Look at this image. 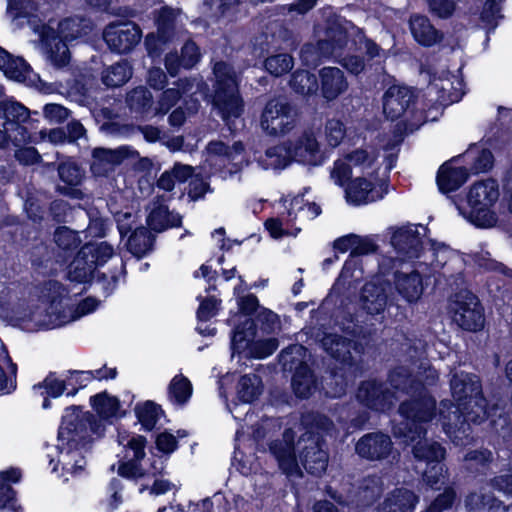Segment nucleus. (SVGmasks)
Listing matches in <instances>:
<instances>
[{
  "label": "nucleus",
  "instance_id": "nucleus-1",
  "mask_svg": "<svg viewBox=\"0 0 512 512\" xmlns=\"http://www.w3.org/2000/svg\"><path fill=\"white\" fill-rule=\"evenodd\" d=\"M125 396L129 398L126 409L122 408L119 398L109 394L107 390L90 396L89 404L96 415L90 411H83L81 405L66 407L57 433L61 449L70 453L90 448L94 441L93 436L101 438L105 435L106 428L103 421L112 424L113 420L126 417L134 395L127 392Z\"/></svg>",
  "mask_w": 512,
  "mask_h": 512
},
{
  "label": "nucleus",
  "instance_id": "nucleus-2",
  "mask_svg": "<svg viewBox=\"0 0 512 512\" xmlns=\"http://www.w3.org/2000/svg\"><path fill=\"white\" fill-rule=\"evenodd\" d=\"M388 381L393 389L410 396L399 404L398 413L402 420L393 426L394 436L405 443L421 438L427 434L425 425L435 418V397L423 381L403 367L391 370Z\"/></svg>",
  "mask_w": 512,
  "mask_h": 512
},
{
  "label": "nucleus",
  "instance_id": "nucleus-3",
  "mask_svg": "<svg viewBox=\"0 0 512 512\" xmlns=\"http://www.w3.org/2000/svg\"><path fill=\"white\" fill-rule=\"evenodd\" d=\"M53 241L57 249V262L68 264L67 278L77 284H92L97 268L103 267L114 255V247L107 241H89L81 246L78 231L68 226L55 228Z\"/></svg>",
  "mask_w": 512,
  "mask_h": 512
},
{
  "label": "nucleus",
  "instance_id": "nucleus-4",
  "mask_svg": "<svg viewBox=\"0 0 512 512\" xmlns=\"http://www.w3.org/2000/svg\"><path fill=\"white\" fill-rule=\"evenodd\" d=\"M275 169H285L296 162L309 167L322 166L328 155L320 148L314 132L304 130L295 140H287L269 147L265 152Z\"/></svg>",
  "mask_w": 512,
  "mask_h": 512
},
{
  "label": "nucleus",
  "instance_id": "nucleus-5",
  "mask_svg": "<svg viewBox=\"0 0 512 512\" xmlns=\"http://www.w3.org/2000/svg\"><path fill=\"white\" fill-rule=\"evenodd\" d=\"M212 91L210 102L223 121L238 119L244 112V101L234 67L223 60L216 61L212 68Z\"/></svg>",
  "mask_w": 512,
  "mask_h": 512
},
{
  "label": "nucleus",
  "instance_id": "nucleus-6",
  "mask_svg": "<svg viewBox=\"0 0 512 512\" xmlns=\"http://www.w3.org/2000/svg\"><path fill=\"white\" fill-rule=\"evenodd\" d=\"M454 401L464 411L467 421L480 424L489 416V402L484 396L482 382L478 375L462 373L450 381Z\"/></svg>",
  "mask_w": 512,
  "mask_h": 512
},
{
  "label": "nucleus",
  "instance_id": "nucleus-7",
  "mask_svg": "<svg viewBox=\"0 0 512 512\" xmlns=\"http://www.w3.org/2000/svg\"><path fill=\"white\" fill-rule=\"evenodd\" d=\"M499 185L494 179L474 183L467 194L470 207L469 220L477 228H491L497 222V215L492 210L499 198Z\"/></svg>",
  "mask_w": 512,
  "mask_h": 512
},
{
  "label": "nucleus",
  "instance_id": "nucleus-8",
  "mask_svg": "<svg viewBox=\"0 0 512 512\" xmlns=\"http://www.w3.org/2000/svg\"><path fill=\"white\" fill-rule=\"evenodd\" d=\"M258 332V325L252 318H246L238 323L232 330L231 349L233 354H241L248 350L250 357L264 359L271 356L278 348L279 342L276 338L255 340Z\"/></svg>",
  "mask_w": 512,
  "mask_h": 512
},
{
  "label": "nucleus",
  "instance_id": "nucleus-9",
  "mask_svg": "<svg viewBox=\"0 0 512 512\" xmlns=\"http://www.w3.org/2000/svg\"><path fill=\"white\" fill-rule=\"evenodd\" d=\"M297 117L296 107L286 97H273L263 108L260 126L270 136H282L295 127Z\"/></svg>",
  "mask_w": 512,
  "mask_h": 512
},
{
  "label": "nucleus",
  "instance_id": "nucleus-10",
  "mask_svg": "<svg viewBox=\"0 0 512 512\" xmlns=\"http://www.w3.org/2000/svg\"><path fill=\"white\" fill-rule=\"evenodd\" d=\"M416 439L417 443L412 448V453L414 458L419 462H425L426 466L422 473V480L426 484L427 487L437 490L439 489V484L441 482V478L443 477V473L445 471V464L443 460L446 456V449L438 442H422L421 439ZM415 442V440H414ZM404 444H410L412 442H408Z\"/></svg>",
  "mask_w": 512,
  "mask_h": 512
},
{
  "label": "nucleus",
  "instance_id": "nucleus-11",
  "mask_svg": "<svg viewBox=\"0 0 512 512\" xmlns=\"http://www.w3.org/2000/svg\"><path fill=\"white\" fill-rule=\"evenodd\" d=\"M302 345H291L283 349L280 358L285 369H294L291 378V388L296 398L300 400L309 399L317 388V379L314 371L303 360L295 359L292 354L296 350H303Z\"/></svg>",
  "mask_w": 512,
  "mask_h": 512
},
{
  "label": "nucleus",
  "instance_id": "nucleus-12",
  "mask_svg": "<svg viewBox=\"0 0 512 512\" xmlns=\"http://www.w3.org/2000/svg\"><path fill=\"white\" fill-rule=\"evenodd\" d=\"M102 36L111 52L123 55L137 46L142 38V30L131 20H118L107 24Z\"/></svg>",
  "mask_w": 512,
  "mask_h": 512
},
{
  "label": "nucleus",
  "instance_id": "nucleus-13",
  "mask_svg": "<svg viewBox=\"0 0 512 512\" xmlns=\"http://www.w3.org/2000/svg\"><path fill=\"white\" fill-rule=\"evenodd\" d=\"M394 392L383 381L367 379L360 382L357 391V401L367 409L375 412H385L392 408Z\"/></svg>",
  "mask_w": 512,
  "mask_h": 512
},
{
  "label": "nucleus",
  "instance_id": "nucleus-14",
  "mask_svg": "<svg viewBox=\"0 0 512 512\" xmlns=\"http://www.w3.org/2000/svg\"><path fill=\"white\" fill-rule=\"evenodd\" d=\"M453 320L464 331L479 332L484 328V308L478 297L472 292H467L461 299L455 302Z\"/></svg>",
  "mask_w": 512,
  "mask_h": 512
},
{
  "label": "nucleus",
  "instance_id": "nucleus-15",
  "mask_svg": "<svg viewBox=\"0 0 512 512\" xmlns=\"http://www.w3.org/2000/svg\"><path fill=\"white\" fill-rule=\"evenodd\" d=\"M388 191V180H381L376 186L365 177H356L348 183L345 197L348 203L361 206L383 199Z\"/></svg>",
  "mask_w": 512,
  "mask_h": 512
},
{
  "label": "nucleus",
  "instance_id": "nucleus-16",
  "mask_svg": "<svg viewBox=\"0 0 512 512\" xmlns=\"http://www.w3.org/2000/svg\"><path fill=\"white\" fill-rule=\"evenodd\" d=\"M325 438L316 436L314 441H297L298 457L306 472L320 477L328 466V452Z\"/></svg>",
  "mask_w": 512,
  "mask_h": 512
},
{
  "label": "nucleus",
  "instance_id": "nucleus-17",
  "mask_svg": "<svg viewBox=\"0 0 512 512\" xmlns=\"http://www.w3.org/2000/svg\"><path fill=\"white\" fill-rule=\"evenodd\" d=\"M414 89L407 86H391L383 96V113L387 119L395 121L407 111L414 109L417 103Z\"/></svg>",
  "mask_w": 512,
  "mask_h": 512
},
{
  "label": "nucleus",
  "instance_id": "nucleus-18",
  "mask_svg": "<svg viewBox=\"0 0 512 512\" xmlns=\"http://www.w3.org/2000/svg\"><path fill=\"white\" fill-rule=\"evenodd\" d=\"M393 450L391 437L382 431L368 432L361 436L355 444L357 455L367 461L387 459Z\"/></svg>",
  "mask_w": 512,
  "mask_h": 512
},
{
  "label": "nucleus",
  "instance_id": "nucleus-19",
  "mask_svg": "<svg viewBox=\"0 0 512 512\" xmlns=\"http://www.w3.org/2000/svg\"><path fill=\"white\" fill-rule=\"evenodd\" d=\"M157 31L149 33L145 38V46L149 54L162 50L171 43L176 34V15L172 8L162 7L155 20Z\"/></svg>",
  "mask_w": 512,
  "mask_h": 512
},
{
  "label": "nucleus",
  "instance_id": "nucleus-20",
  "mask_svg": "<svg viewBox=\"0 0 512 512\" xmlns=\"http://www.w3.org/2000/svg\"><path fill=\"white\" fill-rule=\"evenodd\" d=\"M31 111L22 103L13 98L0 100V119L4 120L3 127L6 130H19L24 136L28 128L37 129L34 123H38L31 117Z\"/></svg>",
  "mask_w": 512,
  "mask_h": 512
},
{
  "label": "nucleus",
  "instance_id": "nucleus-21",
  "mask_svg": "<svg viewBox=\"0 0 512 512\" xmlns=\"http://www.w3.org/2000/svg\"><path fill=\"white\" fill-rule=\"evenodd\" d=\"M49 285V304L45 310L46 319L41 323V325L47 330L62 327L74 320L72 319V312L69 314L62 305L63 285L58 281L50 282Z\"/></svg>",
  "mask_w": 512,
  "mask_h": 512
},
{
  "label": "nucleus",
  "instance_id": "nucleus-22",
  "mask_svg": "<svg viewBox=\"0 0 512 512\" xmlns=\"http://www.w3.org/2000/svg\"><path fill=\"white\" fill-rule=\"evenodd\" d=\"M296 433L292 428H285L281 439H275L268 444L269 452L278 462V466L286 471L297 466Z\"/></svg>",
  "mask_w": 512,
  "mask_h": 512
},
{
  "label": "nucleus",
  "instance_id": "nucleus-23",
  "mask_svg": "<svg viewBox=\"0 0 512 512\" xmlns=\"http://www.w3.org/2000/svg\"><path fill=\"white\" fill-rule=\"evenodd\" d=\"M391 244L399 254L410 259L420 258L424 251L421 235L411 225L398 227L391 235Z\"/></svg>",
  "mask_w": 512,
  "mask_h": 512
},
{
  "label": "nucleus",
  "instance_id": "nucleus-24",
  "mask_svg": "<svg viewBox=\"0 0 512 512\" xmlns=\"http://www.w3.org/2000/svg\"><path fill=\"white\" fill-rule=\"evenodd\" d=\"M393 282L398 295L408 303H416L423 294V278L416 269L410 272L396 270L393 274Z\"/></svg>",
  "mask_w": 512,
  "mask_h": 512
},
{
  "label": "nucleus",
  "instance_id": "nucleus-25",
  "mask_svg": "<svg viewBox=\"0 0 512 512\" xmlns=\"http://www.w3.org/2000/svg\"><path fill=\"white\" fill-rule=\"evenodd\" d=\"M22 479V471L17 467H10L0 471V512H23L21 505L17 503V491L12 484H17Z\"/></svg>",
  "mask_w": 512,
  "mask_h": 512
},
{
  "label": "nucleus",
  "instance_id": "nucleus-26",
  "mask_svg": "<svg viewBox=\"0 0 512 512\" xmlns=\"http://www.w3.org/2000/svg\"><path fill=\"white\" fill-rule=\"evenodd\" d=\"M131 152L128 146L116 149L96 147L92 151L93 162L90 169L94 175L103 176L108 172L109 166L120 165L130 157Z\"/></svg>",
  "mask_w": 512,
  "mask_h": 512
},
{
  "label": "nucleus",
  "instance_id": "nucleus-27",
  "mask_svg": "<svg viewBox=\"0 0 512 512\" xmlns=\"http://www.w3.org/2000/svg\"><path fill=\"white\" fill-rule=\"evenodd\" d=\"M409 28L414 40L422 47H432L444 38L443 32L437 29L427 16L422 14L411 15Z\"/></svg>",
  "mask_w": 512,
  "mask_h": 512
},
{
  "label": "nucleus",
  "instance_id": "nucleus-28",
  "mask_svg": "<svg viewBox=\"0 0 512 512\" xmlns=\"http://www.w3.org/2000/svg\"><path fill=\"white\" fill-rule=\"evenodd\" d=\"M468 178L469 171L465 166L455 167L447 161L437 171L436 184L440 193L448 195L459 190Z\"/></svg>",
  "mask_w": 512,
  "mask_h": 512
},
{
  "label": "nucleus",
  "instance_id": "nucleus-29",
  "mask_svg": "<svg viewBox=\"0 0 512 512\" xmlns=\"http://www.w3.org/2000/svg\"><path fill=\"white\" fill-rule=\"evenodd\" d=\"M388 302L386 287L382 283L366 282L360 291L361 307L371 316L384 312Z\"/></svg>",
  "mask_w": 512,
  "mask_h": 512
},
{
  "label": "nucleus",
  "instance_id": "nucleus-30",
  "mask_svg": "<svg viewBox=\"0 0 512 512\" xmlns=\"http://www.w3.org/2000/svg\"><path fill=\"white\" fill-rule=\"evenodd\" d=\"M321 95L327 101H333L348 88L344 72L338 67H323L319 71Z\"/></svg>",
  "mask_w": 512,
  "mask_h": 512
},
{
  "label": "nucleus",
  "instance_id": "nucleus-31",
  "mask_svg": "<svg viewBox=\"0 0 512 512\" xmlns=\"http://www.w3.org/2000/svg\"><path fill=\"white\" fill-rule=\"evenodd\" d=\"M321 347L340 364L348 366L353 364L352 341L350 339L336 333H326L321 339Z\"/></svg>",
  "mask_w": 512,
  "mask_h": 512
},
{
  "label": "nucleus",
  "instance_id": "nucleus-32",
  "mask_svg": "<svg viewBox=\"0 0 512 512\" xmlns=\"http://www.w3.org/2000/svg\"><path fill=\"white\" fill-rule=\"evenodd\" d=\"M419 497L406 488L391 491L378 507V512H414Z\"/></svg>",
  "mask_w": 512,
  "mask_h": 512
},
{
  "label": "nucleus",
  "instance_id": "nucleus-33",
  "mask_svg": "<svg viewBox=\"0 0 512 512\" xmlns=\"http://www.w3.org/2000/svg\"><path fill=\"white\" fill-rule=\"evenodd\" d=\"M445 434L451 437L459 429V424L467 421L464 411L456 402L450 399H443L436 407V415Z\"/></svg>",
  "mask_w": 512,
  "mask_h": 512
},
{
  "label": "nucleus",
  "instance_id": "nucleus-34",
  "mask_svg": "<svg viewBox=\"0 0 512 512\" xmlns=\"http://www.w3.org/2000/svg\"><path fill=\"white\" fill-rule=\"evenodd\" d=\"M147 227L155 233H162L171 228L182 227V216L179 213H173L167 205L159 204L155 206L146 217Z\"/></svg>",
  "mask_w": 512,
  "mask_h": 512
},
{
  "label": "nucleus",
  "instance_id": "nucleus-35",
  "mask_svg": "<svg viewBox=\"0 0 512 512\" xmlns=\"http://www.w3.org/2000/svg\"><path fill=\"white\" fill-rule=\"evenodd\" d=\"M156 236L148 227L139 226L135 228L126 242V249L137 260H141L155 248Z\"/></svg>",
  "mask_w": 512,
  "mask_h": 512
},
{
  "label": "nucleus",
  "instance_id": "nucleus-36",
  "mask_svg": "<svg viewBox=\"0 0 512 512\" xmlns=\"http://www.w3.org/2000/svg\"><path fill=\"white\" fill-rule=\"evenodd\" d=\"M332 421L328 416L316 411H309L301 416V426L304 432L300 435L298 441H314L316 436L324 438V432L328 431Z\"/></svg>",
  "mask_w": 512,
  "mask_h": 512
},
{
  "label": "nucleus",
  "instance_id": "nucleus-37",
  "mask_svg": "<svg viewBox=\"0 0 512 512\" xmlns=\"http://www.w3.org/2000/svg\"><path fill=\"white\" fill-rule=\"evenodd\" d=\"M203 9L214 23L226 20L234 22L239 12L240 0H203Z\"/></svg>",
  "mask_w": 512,
  "mask_h": 512
},
{
  "label": "nucleus",
  "instance_id": "nucleus-38",
  "mask_svg": "<svg viewBox=\"0 0 512 512\" xmlns=\"http://www.w3.org/2000/svg\"><path fill=\"white\" fill-rule=\"evenodd\" d=\"M35 394H39L43 398L42 408L49 409L52 406L50 398L56 399L66 394V386L63 378L57 377V372L49 371L45 378L32 387Z\"/></svg>",
  "mask_w": 512,
  "mask_h": 512
},
{
  "label": "nucleus",
  "instance_id": "nucleus-39",
  "mask_svg": "<svg viewBox=\"0 0 512 512\" xmlns=\"http://www.w3.org/2000/svg\"><path fill=\"white\" fill-rule=\"evenodd\" d=\"M57 171L60 181L64 183V186H57V192L64 196H74L75 187L81 184L83 178L80 166L71 161L61 162Z\"/></svg>",
  "mask_w": 512,
  "mask_h": 512
},
{
  "label": "nucleus",
  "instance_id": "nucleus-40",
  "mask_svg": "<svg viewBox=\"0 0 512 512\" xmlns=\"http://www.w3.org/2000/svg\"><path fill=\"white\" fill-rule=\"evenodd\" d=\"M30 65L22 57H15L0 46V70L4 75L18 82H23L30 71Z\"/></svg>",
  "mask_w": 512,
  "mask_h": 512
},
{
  "label": "nucleus",
  "instance_id": "nucleus-41",
  "mask_svg": "<svg viewBox=\"0 0 512 512\" xmlns=\"http://www.w3.org/2000/svg\"><path fill=\"white\" fill-rule=\"evenodd\" d=\"M134 413L142 429L147 432L153 431L160 418L165 416L162 406L152 400L137 403Z\"/></svg>",
  "mask_w": 512,
  "mask_h": 512
},
{
  "label": "nucleus",
  "instance_id": "nucleus-42",
  "mask_svg": "<svg viewBox=\"0 0 512 512\" xmlns=\"http://www.w3.org/2000/svg\"><path fill=\"white\" fill-rule=\"evenodd\" d=\"M133 75V67L127 59L108 66L102 73V83L108 88H117L126 84Z\"/></svg>",
  "mask_w": 512,
  "mask_h": 512
},
{
  "label": "nucleus",
  "instance_id": "nucleus-43",
  "mask_svg": "<svg viewBox=\"0 0 512 512\" xmlns=\"http://www.w3.org/2000/svg\"><path fill=\"white\" fill-rule=\"evenodd\" d=\"M263 391V383L260 376L250 373L241 375L236 386L237 399L244 404L256 401Z\"/></svg>",
  "mask_w": 512,
  "mask_h": 512
},
{
  "label": "nucleus",
  "instance_id": "nucleus-44",
  "mask_svg": "<svg viewBox=\"0 0 512 512\" xmlns=\"http://www.w3.org/2000/svg\"><path fill=\"white\" fill-rule=\"evenodd\" d=\"M175 85L174 88L163 89L158 100L156 113L162 115L168 113L182 98L183 94L187 93L192 87V83L187 78H178Z\"/></svg>",
  "mask_w": 512,
  "mask_h": 512
},
{
  "label": "nucleus",
  "instance_id": "nucleus-45",
  "mask_svg": "<svg viewBox=\"0 0 512 512\" xmlns=\"http://www.w3.org/2000/svg\"><path fill=\"white\" fill-rule=\"evenodd\" d=\"M291 89L299 95L311 96L319 90V82L315 73L308 69H298L291 74L289 81Z\"/></svg>",
  "mask_w": 512,
  "mask_h": 512
},
{
  "label": "nucleus",
  "instance_id": "nucleus-46",
  "mask_svg": "<svg viewBox=\"0 0 512 512\" xmlns=\"http://www.w3.org/2000/svg\"><path fill=\"white\" fill-rule=\"evenodd\" d=\"M193 394V385L191 381L183 374L175 375L167 389L168 399L171 403L184 406L186 405Z\"/></svg>",
  "mask_w": 512,
  "mask_h": 512
},
{
  "label": "nucleus",
  "instance_id": "nucleus-47",
  "mask_svg": "<svg viewBox=\"0 0 512 512\" xmlns=\"http://www.w3.org/2000/svg\"><path fill=\"white\" fill-rule=\"evenodd\" d=\"M126 104L131 112L147 116L151 112L153 95L148 88L138 86L127 93Z\"/></svg>",
  "mask_w": 512,
  "mask_h": 512
},
{
  "label": "nucleus",
  "instance_id": "nucleus-48",
  "mask_svg": "<svg viewBox=\"0 0 512 512\" xmlns=\"http://www.w3.org/2000/svg\"><path fill=\"white\" fill-rule=\"evenodd\" d=\"M45 43L49 47V57L55 66L61 68L69 64L70 51L68 44L71 41L67 40V36H59L52 32L46 38Z\"/></svg>",
  "mask_w": 512,
  "mask_h": 512
},
{
  "label": "nucleus",
  "instance_id": "nucleus-49",
  "mask_svg": "<svg viewBox=\"0 0 512 512\" xmlns=\"http://www.w3.org/2000/svg\"><path fill=\"white\" fill-rule=\"evenodd\" d=\"M347 377L341 368H331L328 375L324 377L323 389L328 398L336 399L346 394Z\"/></svg>",
  "mask_w": 512,
  "mask_h": 512
},
{
  "label": "nucleus",
  "instance_id": "nucleus-50",
  "mask_svg": "<svg viewBox=\"0 0 512 512\" xmlns=\"http://www.w3.org/2000/svg\"><path fill=\"white\" fill-rule=\"evenodd\" d=\"M464 460L469 471L486 474L493 462V453L488 448L473 449L465 454Z\"/></svg>",
  "mask_w": 512,
  "mask_h": 512
},
{
  "label": "nucleus",
  "instance_id": "nucleus-51",
  "mask_svg": "<svg viewBox=\"0 0 512 512\" xmlns=\"http://www.w3.org/2000/svg\"><path fill=\"white\" fill-rule=\"evenodd\" d=\"M63 382L66 386V396L74 397L80 390L92 382V375L86 370L69 369L62 373Z\"/></svg>",
  "mask_w": 512,
  "mask_h": 512
},
{
  "label": "nucleus",
  "instance_id": "nucleus-52",
  "mask_svg": "<svg viewBox=\"0 0 512 512\" xmlns=\"http://www.w3.org/2000/svg\"><path fill=\"white\" fill-rule=\"evenodd\" d=\"M196 300L199 302V306L196 311V319L198 322H208L218 315L222 304V300L220 298L213 295L206 297L198 295Z\"/></svg>",
  "mask_w": 512,
  "mask_h": 512
},
{
  "label": "nucleus",
  "instance_id": "nucleus-53",
  "mask_svg": "<svg viewBox=\"0 0 512 512\" xmlns=\"http://www.w3.org/2000/svg\"><path fill=\"white\" fill-rule=\"evenodd\" d=\"M293 65V57L288 53L272 55L267 57L264 61L266 71L275 77H280L290 72Z\"/></svg>",
  "mask_w": 512,
  "mask_h": 512
},
{
  "label": "nucleus",
  "instance_id": "nucleus-54",
  "mask_svg": "<svg viewBox=\"0 0 512 512\" xmlns=\"http://www.w3.org/2000/svg\"><path fill=\"white\" fill-rule=\"evenodd\" d=\"M349 32L339 20H329L325 29L327 37L340 51L346 48L349 41Z\"/></svg>",
  "mask_w": 512,
  "mask_h": 512
},
{
  "label": "nucleus",
  "instance_id": "nucleus-55",
  "mask_svg": "<svg viewBox=\"0 0 512 512\" xmlns=\"http://www.w3.org/2000/svg\"><path fill=\"white\" fill-rule=\"evenodd\" d=\"M457 499V493L451 486L444 488L426 507L424 512H445L450 510Z\"/></svg>",
  "mask_w": 512,
  "mask_h": 512
},
{
  "label": "nucleus",
  "instance_id": "nucleus-56",
  "mask_svg": "<svg viewBox=\"0 0 512 512\" xmlns=\"http://www.w3.org/2000/svg\"><path fill=\"white\" fill-rule=\"evenodd\" d=\"M185 70L194 68L201 60L202 53L197 43L192 40H186L181 46L180 53H178Z\"/></svg>",
  "mask_w": 512,
  "mask_h": 512
},
{
  "label": "nucleus",
  "instance_id": "nucleus-57",
  "mask_svg": "<svg viewBox=\"0 0 512 512\" xmlns=\"http://www.w3.org/2000/svg\"><path fill=\"white\" fill-rule=\"evenodd\" d=\"M141 462V460H136L134 458L126 461L120 460L118 462V475L128 480L144 478L146 476V471L143 469Z\"/></svg>",
  "mask_w": 512,
  "mask_h": 512
},
{
  "label": "nucleus",
  "instance_id": "nucleus-58",
  "mask_svg": "<svg viewBox=\"0 0 512 512\" xmlns=\"http://www.w3.org/2000/svg\"><path fill=\"white\" fill-rule=\"evenodd\" d=\"M299 57L303 66L311 69H316L322 62L315 43H304L300 49Z\"/></svg>",
  "mask_w": 512,
  "mask_h": 512
},
{
  "label": "nucleus",
  "instance_id": "nucleus-59",
  "mask_svg": "<svg viewBox=\"0 0 512 512\" xmlns=\"http://www.w3.org/2000/svg\"><path fill=\"white\" fill-rule=\"evenodd\" d=\"M34 9V3L31 0H8L7 3V13L14 20L29 18Z\"/></svg>",
  "mask_w": 512,
  "mask_h": 512
},
{
  "label": "nucleus",
  "instance_id": "nucleus-60",
  "mask_svg": "<svg viewBox=\"0 0 512 512\" xmlns=\"http://www.w3.org/2000/svg\"><path fill=\"white\" fill-rule=\"evenodd\" d=\"M429 11L440 19H449L456 11V2L453 0H426Z\"/></svg>",
  "mask_w": 512,
  "mask_h": 512
},
{
  "label": "nucleus",
  "instance_id": "nucleus-61",
  "mask_svg": "<svg viewBox=\"0 0 512 512\" xmlns=\"http://www.w3.org/2000/svg\"><path fill=\"white\" fill-rule=\"evenodd\" d=\"M353 248L350 251V258L369 255L378 250V245L369 237H362L353 233Z\"/></svg>",
  "mask_w": 512,
  "mask_h": 512
},
{
  "label": "nucleus",
  "instance_id": "nucleus-62",
  "mask_svg": "<svg viewBox=\"0 0 512 512\" xmlns=\"http://www.w3.org/2000/svg\"><path fill=\"white\" fill-rule=\"evenodd\" d=\"M474 262L479 268L487 272H497L505 276H508L509 272L511 271L502 262H498L495 259L490 258V254L488 252L486 254H476Z\"/></svg>",
  "mask_w": 512,
  "mask_h": 512
},
{
  "label": "nucleus",
  "instance_id": "nucleus-63",
  "mask_svg": "<svg viewBox=\"0 0 512 512\" xmlns=\"http://www.w3.org/2000/svg\"><path fill=\"white\" fill-rule=\"evenodd\" d=\"M326 137L330 146L337 147L345 136V126L337 119L327 120L325 125Z\"/></svg>",
  "mask_w": 512,
  "mask_h": 512
},
{
  "label": "nucleus",
  "instance_id": "nucleus-64",
  "mask_svg": "<svg viewBox=\"0 0 512 512\" xmlns=\"http://www.w3.org/2000/svg\"><path fill=\"white\" fill-rule=\"evenodd\" d=\"M360 488L370 503L378 500L383 491L381 479L375 475L364 478Z\"/></svg>",
  "mask_w": 512,
  "mask_h": 512
}]
</instances>
